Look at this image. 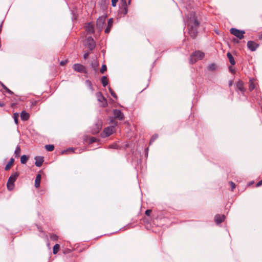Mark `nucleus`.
Listing matches in <instances>:
<instances>
[{"instance_id":"f257e3e1","label":"nucleus","mask_w":262,"mask_h":262,"mask_svg":"<svg viewBox=\"0 0 262 262\" xmlns=\"http://www.w3.org/2000/svg\"><path fill=\"white\" fill-rule=\"evenodd\" d=\"M186 17L187 23L189 27V33L192 38H194L197 35V28L199 23L196 19L195 13L194 12H190Z\"/></svg>"},{"instance_id":"f03ea898","label":"nucleus","mask_w":262,"mask_h":262,"mask_svg":"<svg viewBox=\"0 0 262 262\" xmlns=\"http://www.w3.org/2000/svg\"><path fill=\"white\" fill-rule=\"evenodd\" d=\"M205 56V54L201 51H196L190 56V62L193 64L199 60L202 59Z\"/></svg>"},{"instance_id":"7ed1b4c3","label":"nucleus","mask_w":262,"mask_h":262,"mask_svg":"<svg viewBox=\"0 0 262 262\" xmlns=\"http://www.w3.org/2000/svg\"><path fill=\"white\" fill-rule=\"evenodd\" d=\"M19 176V173L17 172L13 173L9 178L7 182V187L9 190H12L14 188V182L16 181L17 178Z\"/></svg>"},{"instance_id":"20e7f679","label":"nucleus","mask_w":262,"mask_h":262,"mask_svg":"<svg viewBox=\"0 0 262 262\" xmlns=\"http://www.w3.org/2000/svg\"><path fill=\"white\" fill-rule=\"evenodd\" d=\"M230 33L239 39H242L244 38V34L245 33V31L239 30L236 28H231L230 30Z\"/></svg>"},{"instance_id":"39448f33","label":"nucleus","mask_w":262,"mask_h":262,"mask_svg":"<svg viewBox=\"0 0 262 262\" xmlns=\"http://www.w3.org/2000/svg\"><path fill=\"white\" fill-rule=\"evenodd\" d=\"M96 96L97 97V100L101 102L100 104L102 107H105L107 105V101L104 97L102 95L101 92H97L96 94Z\"/></svg>"},{"instance_id":"423d86ee","label":"nucleus","mask_w":262,"mask_h":262,"mask_svg":"<svg viewBox=\"0 0 262 262\" xmlns=\"http://www.w3.org/2000/svg\"><path fill=\"white\" fill-rule=\"evenodd\" d=\"M86 46L90 50H93L96 46L94 39L91 37H88L86 39Z\"/></svg>"},{"instance_id":"0eeeda50","label":"nucleus","mask_w":262,"mask_h":262,"mask_svg":"<svg viewBox=\"0 0 262 262\" xmlns=\"http://www.w3.org/2000/svg\"><path fill=\"white\" fill-rule=\"evenodd\" d=\"M106 19V16H101L99 17L96 21V26L100 30H102L103 27V25L104 23L105 22Z\"/></svg>"},{"instance_id":"6e6552de","label":"nucleus","mask_w":262,"mask_h":262,"mask_svg":"<svg viewBox=\"0 0 262 262\" xmlns=\"http://www.w3.org/2000/svg\"><path fill=\"white\" fill-rule=\"evenodd\" d=\"M114 126H108L106 128H105L103 130V134H104L103 137H108L112 135L114 132Z\"/></svg>"},{"instance_id":"1a4fd4ad","label":"nucleus","mask_w":262,"mask_h":262,"mask_svg":"<svg viewBox=\"0 0 262 262\" xmlns=\"http://www.w3.org/2000/svg\"><path fill=\"white\" fill-rule=\"evenodd\" d=\"M113 114L115 118L119 120H122L124 118V115L120 110H114L113 111Z\"/></svg>"},{"instance_id":"9d476101","label":"nucleus","mask_w":262,"mask_h":262,"mask_svg":"<svg viewBox=\"0 0 262 262\" xmlns=\"http://www.w3.org/2000/svg\"><path fill=\"white\" fill-rule=\"evenodd\" d=\"M258 46V44L253 41H248L247 42V47L251 51H255Z\"/></svg>"},{"instance_id":"9b49d317","label":"nucleus","mask_w":262,"mask_h":262,"mask_svg":"<svg viewBox=\"0 0 262 262\" xmlns=\"http://www.w3.org/2000/svg\"><path fill=\"white\" fill-rule=\"evenodd\" d=\"M73 68L74 71L78 72H85V67L81 64H74L73 66Z\"/></svg>"},{"instance_id":"f8f14e48","label":"nucleus","mask_w":262,"mask_h":262,"mask_svg":"<svg viewBox=\"0 0 262 262\" xmlns=\"http://www.w3.org/2000/svg\"><path fill=\"white\" fill-rule=\"evenodd\" d=\"M225 216L224 215L217 214L215 216L214 220L217 224H219L223 222L225 220Z\"/></svg>"},{"instance_id":"ddd939ff","label":"nucleus","mask_w":262,"mask_h":262,"mask_svg":"<svg viewBox=\"0 0 262 262\" xmlns=\"http://www.w3.org/2000/svg\"><path fill=\"white\" fill-rule=\"evenodd\" d=\"M85 31L88 33L91 34V33H94V26L91 23H89V24H86L85 26Z\"/></svg>"},{"instance_id":"4468645a","label":"nucleus","mask_w":262,"mask_h":262,"mask_svg":"<svg viewBox=\"0 0 262 262\" xmlns=\"http://www.w3.org/2000/svg\"><path fill=\"white\" fill-rule=\"evenodd\" d=\"M35 164L37 167H40L43 162V158L42 157H36L35 158Z\"/></svg>"},{"instance_id":"2eb2a0df","label":"nucleus","mask_w":262,"mask_h":262,"mask_svg":"<svg viewBox=\"0 0 262 262\" xmlns=\"http://www.w3.org/2000/svg\"><path fill=\"white\" fill-rule=\"evenodd\" d=\"M113 19L110 18L107 22V26L104 30V32L105 33H108L110 32L111 29L113 26Z\"/></svg>"},{"instance_id":"dca6fc26","label":"nucleus","mask_w":262,"mask_h":262,"mask_svg":"<svg viewBox=\"0 0 262 262\" xmlns=\"http://www.w3.org/2000/svg\"><path fill=\"white\" fill-rule=\"evenodd\" d=\"M41 176L40 174H37L35 181V186L36 188H38L40 186V181H41Z\"/></svg>"},{"instance_id":"f3484780","label":"nucleus","mask_w":262,"mask_h":262,"mask_svg":"<svg viewBox=\"0 0 262 262\" xmlns=\"http://www.w3.org/2000/svg\"><path fill=\"white\" fill-rule=\"evenodd\" d=\"M30 115L29 113L25 111H22L20 114L21 119L23 121H27L29 118Z\"/></svg>"},{"instance_id":"a211bd4d","label":"nucleus","mask_w":262,"mask_h":262,"mask_svg":"<svg viewBox=\"0 0 262 262\" xmlns=\"http://www.w3.org/2000/svg\"><path fill=\"white\" fill-rule=\"evenodd\" d=\"M237 89L240 91L241 92L244 93L245 92V89L243 86V83L242 81H239L236 84Z\"/></svg>"},{"instance_id":"6ab92c4d","label":"nucleus","mask_w":262,"mask_h":262,"mask_svg":"<svg viewBox=\"0 0 262 262\" xmlns=\"http://www.w3.org/2000/svg\"><path fill=\"white\" fill-rule=\"evenodd\" d=\"M227 56L230 63L232 65H234L235 64V61L234 58H233V56L232 55V54L228 52L227 54Z\"/></svg>"},{"instance_id":"aec40b11","label":"nucleus","mask_w":262,"mask_h":262,"mask_svg":"<svg viewBox=\"0 0 262 262\" xmlns=\"http://www.w3.org/2000/svg\"><path fill=\"white\" fill-rule=\"evenodd\" d=\"M14 160L13 158H11L9 162L8 163V164L6 165V167H5V170H8L10 169V168H11V167L12 166V165H13V163H14Z\"/></svg>"},{"instance_id":"412c9836","label":"nucleus","mask_w":262,"mask_h":262,"mask_svg":"<svg viewBox=\"0 0 262 262\" xmlns=\"http://www.w3.org/2000/svg\"><path fill=\"white\" fill-rule=\"evenodd\" d=\"M101 83L104 87H105L108 84V79L106 76H104L101 78Z\"/></svg>"},{"instance_id":"4be33fe9","label":"nucleus","mask_w":262,"mask_h":262,"mask_svg":"<svg viewBox=\"0 0 262 262\" xmlns=\"http://www.w3.org/2000/svg\"><path fill=\"white\" fill-rule=\"evenodd\" d=\"M21 152V149L19 146H17L15 150L14 154L16 157H19Z\"/></svg>"},{"instance_id":"5701e85b","label":"nucleus","mask_w":262,"mask_h":262,"mask_svg":"<svg viewBox=\"0 0 262 262\" xmlns=\"http://www.w3.org/2000/svg\"><path fill=\"white\" fill-rule=\"evenodd\" d=\"M76 149L73 148H69L66 150H63L62 151V154H68V153H72L74 152V150Z\"/></svg>"},{"instance_id":"b1692460","label":"nucleus","mask_w":262,"mask_h":262,"mask_svg":"<svg viewBox=\"0 0 262 262\" xmlns=\"http://www.w3.org/2000/svg\"><path fill=\"white\" fill-rule=\"evenodd\" d=\"M60 246L59 244H55L53 247V252L54 254H56L59 250Z\"/></svg>"},{"instance_id":"393cba45","label":"nucleus","mask_w":262,"mask_h":262,"mask_svg":"<svg viewBox=\"0 0 262 262\" xmlns=\"http://www.w3.org/2000/svg\"><path fill=\"white\" fill-rule=\"evenodd\" d=\"M28 159V157L26 155H23L20 158V162L22 164H25Z\"/></svg>"},{"instance_id":"a878e982","label":"nucleus","mask_w":262,"mask_h":262,"mask_svg":"<svg viewBox=\"0 0 262 262\" xmlns=\"http://www.w3.org/2000/svg\"><path fill=\"white\" fill-rule=\"evenodd\" d=\"M18 117H19L18 113H14L13 117L14 122L16 124H17L18 123Z\"/></svg>"},{"instance_id":"bb28decb","label":"nucleus","mask_w":262,"mask_h":262,"mask_svg":"<svg viewBox=\"0 0 262 262\" xmlns=\"http://www.w3.org/2000/svg\"><path fill=\"white\" fill-rule=\"evenodd\" d=\"M45 148L47 150H48L49 151H52L54 150V146L53 145L49 144V145H46Z\"/></svg>"},{"instance_id":"cd10ccee","label":"nucleus","mask_w":262,"mask_h":262,"mask_svg":"<svg viewBox=\"0 0 262 262\" xmlns=\"http://www.w3.org/2000/svg\"><path fill=\"white\" fill-rule=\"evenodd\" d=\"M255 88V85L252 80H250V83L249 85V89L250 91L253 90Z\"/></svg>"},{"instance_id":"c85d7f7f","label":"nucleus","mask_w":262,"mask_h":262,"mask_svg":"<svg viewBox=\"0 0 262 262\" xmlns=\"http://www.w3.org/2000/svg\"><path fill=\"white\" fill-rule=\"evenodd\" d=\"M91 66L94 70L96 71L97 70V68L98 67V63L97 61H94V62H92L91 64Z\"/></svg>"},{"instance_id":"c756f323","label":"nucleus","mask_w":262,"mask_h":262,"mask_svg":"<svg viewBox=\"0 0 262 262\" xmlns=\"http://www.w3.org/2000/svg\"><path fill=\"white\" fill-rule=\"evenodd\" d=\"M86 84L89 86L90 89L93 91L94 89L93 88V85L92 82L89 80H86L85 81Z\"/></svg>"},{"instance_id":"7c9ffc66","label":"nucleus","mask_w":262,"mask_h":262,"mask_svg":"<svg viewBox=\"0 0 262 262\" xmlns=\"http://www.w3.org/2000/svg\"><path fill=\"white\" fill-rule=\"evenodd\" d=\"M215 68H216V66L214 63L209 64L208 67V70H209L210 71L214 70L215 69Z\"/></svg>"},{"instance_id":"2f4dec72","label":"nucleus","mask_w":262,"mask_h":262,"mask_svg":"<svg viewBox=\"0 0 262 262\" xmlns=\"http://www.w3.org/2000/svg\"><path fill=\"white\" fill-rule=\"evenodd\" d=\"M106 70H107L106 66L105 64H103L101 68L100 72L101 73H103L105 71H106Z\"/></svg>"},{"instance_id":"473e14b6","label":"nucleus","mask_w":262,"mask_h":262,"mask_svg":"<svg viewBox=\"0 0 262 262\" xmlns=\"http://www.w3.org/2000/svg\"><path fill=\"white\" fill-rule=\"evenodd\" d=\"M158 138V135H154L152 138H151L150 140V143L149 144H151L152 142H153L155 140H156Z\"/></svg>"},{"instance_id":"72a5a7b5","label":"nucleus","mask_w":262,"mask_h":262,"mask_svg":"<svg viewBox=\"0 0 262 262\" xmlns=\"http://www.w3.org/2000/svg\"><path fill=\"white\" fill-rule=\"evenodd\" d=\"M109 91H110L111 95L113 97H114L115 98H117V96H116V94L115 93V92L111 88H109Z\"/></svg>"},{"instance_id":"f704fd0d","label":"nucleus","mask_w":262,"mask_h":262,"mask_svg":"<svg viewBox=\"0 0 262 262\" xmlns=\"http://www.w3.org/2000/svg\"><path fill=\"white\" fill-rule=\"evenodd\" d=\"M230 184L231 187V190L233 191L234 189L235 188V184L232 182H230Z\"/></svg>"},{"instance_id":"c9c22d12","label":"nucleus","mask_w":262,"mask_h":262,"mask_svg":"<svg viewBox=\"0 0 262 262\" xmlns=\"http://www.w3.org/2000/svg\"><path fill=\"white\" fill-rule=\"evenodd\" d=\"M50 237L53 241H56L57 239V236L55 234L51 235Z\"/></svg>"},{"instance_id":"e433bc0d","label":"nucleus","mask_w":262,"mask_h":262,"mask_svg":"<svg viewBox=\"0 0 262 262\" xmlns=\"http://www.w3.org/2000/svg\"><path fill=\"white\" fill-rule=\"evenodd\" d=\"M118 0H112V5L113 7H115L116 6V3Z\"/></svg>"},{"instance_id":"4c0bfd02","label":"nucleus","mask_w":262,"mask_h":262,"mask_svg":"<svg viewBox=\"0 0 262 262\" xmlns=\"http://www.w3.org/2000/svg\"><path fill=\"white\" fill-rule=\"evenodd\" d=\"M89 53L87 52V53H85L83 55V58L86 59L88 58L89 57Z\"/></svg>"},{"instance_id":"58836bf2","label":"nucleus","mask_w":262,"mask_h":262,"mask_svg":"<svg viewBox=\"0 0 262 262\" xmlns=\"http://www.w3.org/2000/svg\"><path fill=\"white\" fill-rule=\"evenodd\" d=\"M67 63V60H62V61L60 62V64L61 66H64Z\"/></svg>"},{"instance_id":"ea45409f","label":"nucleus","mask_w":262,"mask_h":262,"mask_svg":"<svg viewBox=\"0 0 262 262\" xmlns=\"http://www.w3.org/2000/svg\"><path fill=\"white\" fill-rule=\"evenodd\" d=\"M96 139L95 137H92L90 139L91 143H94V142H96Z\"/></svg>"},{"instance_id":"a19ab883","label":"nucleus","mask_w":262,"mask_h":262,"mask_svg":"<svg viewBox=\"0 0 262 262\" xmlns=\"http://www.w3.org/2000/svg\"><path fill=\"white\" fill-rule=\"evenodd\" d=\"M151 212V210L148 209V210L145 211V214L147 215H149Z\"/></svg>"},{"instance_id":"79ce46f5","label":"nucleus","mask_w":262,"mask_h":262,"mask_svg":"<svg viewBox=\"0 0 262 262\" xmlns=\"http://www.w3.org/2000/svg\"><path fill=\"white\" fill-rule=\"evenodd\" d=\"M262 185V180L259 181L256 185V187H259Z\"/></svg>"},{"instance_id":"37998d69","label":"nucleus","mask_w":262,"mask_h":262,"mask_svg":"<svg viewBox=\"0 0 262 262\" xmlns=\"http://www.w3.org/2000/svg\"><path fill=\"white\" fill-rule=\"evenodd\" d=\"M8 93H9V94H12V92L9 89H7V91H6Z\"/></svg>"},{"instance_id":"c03bdc74","label":"nucleus","mask_w":262,"mask_h":262,"mask_svg":"<svg viewBox=\"0 0 262 262\" xmlns=\"http://www.w3.org/2000/svg\"><path fill=\"white\" fill-rule=\"evenodd\" d=\"M229 69L230 70V71L232 73H234L235 71L234 70L232 69V68L230 67L229 68Z\"/></svg>"},{"instance_id":"a18cd8bd","label":"nucleus","mask_w":262,"mask_h":262,"mask_svg":"<svg viewBox=\"0 0 262 262\" xmlns=\"http://www.w3.org/2000/svg\"><path fill=\"white\" fill-rule=\"evenodd\" d=\"M127 8H126V7H125V8H124V13H125V14H126V13H127Z\"/></svg>"},{"instance_id":"49530a36","label":"nucleus","mask_w":262,"mask_h":262,"mask_svg":"<svg viewBox=\"0 0 262 262\" xmlns=\"http://www.w3.org/2000/svg\"><path fill=\"white\" fill-rule=\"evenodd\" d=\"M259 39H262V33L259 35Z\"/></svg>"},{"instance_id":"de8ad7c7","label":"nucleus","mask_w":262,"mask_h":262,"mask_svg":"<svg viewBox=\"0 0 262 262\" xmlns=\"http://www.w3.org/2000/svg\"><path fill=\"white\" fill-rule=\"evenodd\" d=\"M121 1H122V2H123V3H124V5L125 6H126V1H125V0H121Z\"/></svg>"},{"instance_id":"09e8293b","label":"nucleus","mask_w":262,"mask_h":262,"mask_svg":"<svg viewBox=\"0 0 262 262\" xmlns=\"http://www.w3.org/2000/svg\"><path fill=\"white\" fill-rule=\"evenodd\" d=\"M4 105V104L3 103L0 102V106H3Z\"/></svg>"},{"instance_id":"8fccbe9b","label":"nucleus","mask_w":262,"mask_h":262,"mask_svg":"<svg viewBox=\"0 0 262 262\" xmlns=\"http://www.w3.org/2000/svg\"><path fill=\"white\" fill-rule=\"evenodd\" d=\"M3 88L4 89L5 88V86H6L4 84H2Z\"/></svg>"},{"instance_id":"3c124183","label":"nucleus","mask_w":262,"mask_h":262,"mask_svg":"<svg viewBox=\"0 0 262 262\" xmlns=\"http://www.w3.org/2000/svg\"><path fill=\"white\" fill-rule=\"evenodd\" d=\"M232 85V81H230L229 83V85Z\"/></svg>"},{"instance_id":"603ef678","label":"nucleus","mask_w":262,"mask_h":262,"mask_svg":"<svg viewBox=\"0 0 262 262\" xmlns=\"http://www.w3.org/2000/svg\"><path fill=\"white\" fill-rule=\"evenodd\" d=\"M7 89H8L6 86H5V88L4 89L6 90L7 91Z\"/></svg>"},{"instance_id":"864d4df0","label":"nucleus","mask_w":262,"mask_h":262,"mask_svg":"<svg viewBox=\"0 0 262 262\" xmlns=\"http://www.w3.org/2000/svg\"><path fill=\"white\" fill-rule=\"evenodd\" d=\"M130 1H131V0H129V2H128L129 4L130 3Z\"/></svg>"}]
</instances>
